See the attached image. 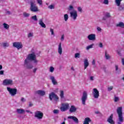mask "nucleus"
Masks as SVG:
<instances>
[{
  "mask_svg": "<svg viewBox=\"0 0 124 124\" xmlns=\"http://www.w3.org/2000/svg\"><path fill=\"white\" fill-rule=\"evenodd\" d=\"M70 14L71 18L73 19V20L75 21V20L77 19V17H78V14L77 13V11L73 10V11L71 12L70 13Z\"/></svg>",
  "mask_w": 124,
  "mask_h": 124,
  "instance_id": "9d476101",
  "label": "nucleus"
},
{
  "mask_svg": "<svg viewBox=\"0 0 124 124\" xmlns=\"http://www.w3.org/2000/svg\"><path fill=\"white\" fill-rule=\"evenodd\" d=\"M36 70H37V68H35L34 69H33V73H35V72H36Z\"/></svg>",
  "mask_w": 124,
  "mask_h": 124,
  "instance_id": "4d7b16f0",
  "label": "nucleus"
},
{
  "mask_svg": "<svg viewBox=\"0 0 124 124\" xmlns=\"http://www.w3.org/2000/svg\"><path fill=\"white\" fill-rule=\"evenodd\" d=\"M64 21H66L67 20H68V15L67 14H65L64 15Z\"/></svg>",
  "mask_w": 124,
  "mask_h": 124,
  "instance_id": "2f4dec72",
  "label": "nucleus"
},
{
  "mask_svg": "<svg viewBox=\"0 0 124 124\" xmlns=\"http://www.w3.org/2000/svg\"><path fill=\"white\" fill-rule=\"evenodd\" d=\"M3 85L4 86H12L13 85V80L12 79H5L3 81Z\"/></svg>",
  "mask_w": 124,
  "mask_h": 124,
  "instance_id": "9b49d317",
  "label": "nucleus"
},
{
  "mask_svg": "<svg viewBox=\"0 0 124 124\" xmlns=\"http://www.w3.org/2000/svg\"><path fill=\"white\" fill-rule=\"evenodd\" d=\"M49 98L51 101L53 100V98L54 100V101H58L59 100V96L55 93L54 92H51L49 95Z\"/></svg>",
  "mask_w": 124,
  "mask_h": 124,
  "instance_id": "0eeeda50",
  "label": "nucleus"
},
{
  "mask_svg": "<svg viewBox=\"0 0 124 124\" xmlns=\"http://www.w3.org/2000/svg\"><path fill=\"white\" fill-rule=\"evenodd\" d=\"M123 0H115V3L116 6H118L119 11H122L124 9V4L121 5V2Z\"/></svg>",
  "mask_w": 124,
  "mask_h": 124,
  "instance_id": "39448f33",
  "label": "nucleus"
},
{
  "mask_svg": "<svg viewBox=\"0 0 124 124\" xmlns=\"http://www.w3.org/2000/svg\"><path fill=\"white\" fill-rule=\"evenodd\" d=\"M34 117L37 118L38 120H41L43 118V112L40 111H36L34 112Z\"/></svg>",
  "mask_w": 124,
  "mask_h": 124,
  "instance_id": "1a4fd4ad",
  "label": "nucleus"
},
{
  "mask_svg": "<svg viewBox=\"0 0 124 124\" xmlns=\"http://www.w3.org/2000/svg\"><path fill=\"white\" fill-rule=\"evenodd\" d=\"M30 4L31 11H32V12H37V11H38V8H37V6H36V4H35V1H34V0L31 1Z\"/></svg>",
  "mask_w": 124,
  "mask_h": 124,
  "instance_id": "7ed1b4c3",
  "label": "nucleus"
},
{
  "mask_svg": "<svg viewBox=\"0 0 124 124\" xmlns=\"http://www.w3.org/2000/svg\"><path fill=\"white\" fill-rule=\"evenodd\" d=\"M110 17H111L110 13H106L104 16L102 18L101 21L102 23H104V21H107V19H108V18H110Z\"/></svg>",
  "mask_w": 124,
  "mask_h": 124,
  "instance_id": "4468645a",
  "label": "nucleus"
},
{
  "mask_svg": "<svg viewBox=\"0 0 124 124\" xmlns=\"http://www.w3.org/2000/svg\"><path fill=\"white\" fill-rule=\"evenodd\" d=\"M31 19H32L33 21H34V22H37L38 21L37 16L36 15L31 16Z\"/></svg>",
  "mask_w": 124,
  "mask_h": 124,
  "instance_id": "c85d7f7f",
  "label": "nucleus"
},
{
  "mask_svg": "<svg viewBox=\"0 0 124 124\" xmlns=\"http://www.w3.org/2000/svg\"><path fill=\"white\" fill-rule=\"evenodd\" d=\"M33 106V104H32V103L31 102H29V107H31Z\"/></svg>",
  "mask_w": 124,
  "mask_h": 124,
  "instance_id": "3c124183",
  "label": "nucleus"
},
{
  "mask_svg": "<svg viewBox=\"0 0 124 124\" xmlns=\"http://www.w3.org/2000/svg\"><path fill=\"white\" fill-rule=\"evenodd\" d=\"M68 106L69 105L68 104H65L63 106V107L65 108L66 110H67V108H68Z\"/></svg>",
  "mask_w": 124,
  "mask_h": 124,
  "instance_id": "a18cd8bd",
  "label": "nucleus"
},
{
  "mask_svg": "<svg viewBox=\"0 0 124 124\" xmlns=\"http://www.w3.org/2000/svg\"><path fill=\"white\" fill-rule=\"evenodd\" d=\"M77 110V108L74 106H71L69 109L70 113H75Z\"/></svg>",
  "mask_w": 124,
  "mask_h": 124,
  "instance_id": "aec40b11",
  "label": "nucleus"
},
{
  "mask_svg": "<svg viewBox=\"0 0 124 124\" xmlns=\"http://www.w3.org/2000/svg\"><path fill=\"white\" fill-rule=\"evenodd\" d=\"M30 15H31L29 13H23V16H24V17H25V18L29 17L30 16Z\"/></svg>",
  "mask_w": 124,
  "mask_h": 124,
  "instance_id": "72a5a7b5",
  "label": "nucleus"
},
{
  "mask_svg": "<svg viewBox=\"0 0 124 124\" xmlns=\"http://www.w3.org/2000/svg\"><path fill=\"white\" fill-rule=\"evenodd\" d=\"M48 8H49V9H54L55 6H54V5H50L48 6Z\"/></svg>",
  "mask_w": 124,
  "mask_h": 124,
  "instance_id": "58836bf2",
  "label": "nucleus"
},
{
  "mask_svg": "<svg viewBox=\"0 0 124 124\" xmlns=\"http://www.w3.org/2000/svg\"><path fill=\"white\" fill-rule=\"evenodd\" d=\"M93 44L87 46L86 47V50H89L90 49H92V48H93Z\"/></svg>",
  "mask_w": 124,
  "mask_h": 124,
  "instance_id": "473e14b6",
  "label": "nucleus"
},
{
  "mask_svg": "<svg viewBox=\"0 0 124 124\" xmlns=\"http://www.w3.org/2000/svg\"><path fill=\"white\" fill-rule=\"evenodd\" d=\"M16 112H17V114L22 115V114H24V113H25V109H24L17 108L16 109Z\"/></svg>",
  "mask_w": 124,
  "mask_h": 124,
  "instance_id": "393cba45",
  "label": "nucleus"
},
{
  "mask_svg": "<svg viewBox=\"0 0 124 124\" xmlns=\"http://www.w3.org/2000/svg\"><path fill=\"white\" fill-rule=\"evenodd\" d=\"M69 11H71V10H74V8L73 7V6L72 5H70L68 8Z\"/></svg>",
  "mask_w": 124,
  "mask_h": 124,
  "instance_id": "f704fd0d",
  "label": "nucleus"
},
{
  "mask_svg": "<svg viewBox=\"0 0 124 124\" xmlns=\"http://www.w3.org/2000/svg\"><path fill=\"white\" fill-rule=\"evenodd\" d=\"M87 38L89 39V40L94 41V40H95V35L94 34H89Z\"/></svg>",
  "mask_w": 124,
  "mask_h": 124,
  "instance_id": "a211bd4d",
  "label": "nucleus"
},
{
  "mask_svg": "<svg viewBox=\"0 0 124 124\" xmlns=\"http://www.w3.org/2000/svg\"><path fill=\"white\" fill-rule=\"evenodd\" d=\"M60 96L61 99H63V98H64V92H63V91H60Z\"/></svg>",
  "mask_w": 124,
  "mask_h": 124,
  "instance_id": "bb28decb",
  "label": "nucleus"
},
{
  "mask_svg": "<svg viewBox=\"0 0 124 124\" xmlns=\"http://www.w3.org/2000/svg\"><path fill=\"white\" fill-rule=\"evenodd\" d=\"M71 69H72V70L74 71V68H73V67H71Z\"/></svg>",
  "mask_w": 124,
  "mask_h": 124,
  "instance_id": "774afa93",
  "label": "nucleus"
},
{
  "mask_svg": "<svg viewBox=\"0 0 124 124\" xmlns=\"http://www.w3.org/2000/svg\"><path fill=\"white\" fill-rule=\"evenodd\" d=\"M1 69H2V65H0V70H1Z\"/></svg>",
  "mask_w": 124,
  "mask_h": 124,
  "instance_id": "69168bd1",
  "label": "nucleus"
},
{
  "mask_svg": "<svg viewBox=\"0 0 124 124\" xmlns=\"http://www.w3.org/2000/svg\"><path fill=\"white\" fill-rule=\"evenodd\" d=\"M116 27L119 28H122V29L124 28V23L123 22H120L116 25Z\"/></svg>",
  "mask_w": 124,
  "mask_h": 124,
  "instance_id": "a878e982",
  "label": "nucleus"
},
{
  "mask_svg": "<svg viewBox=\"0 0 124 124\" xmlns=\"http://www.w3.org/2000/svg\"><path fill=\"white\" fill-rule=\"evenodd\" d=\"M50 32H51L52 35H54L55 34L54 33V29L51 28L50 29Z\"/></svg>",
  "mask_w": 124,
  "mask_h": 124,
  "instance_id": "de8ad7c7",
  "label": "nucleus"
},
{
  "mask_svg": "<svg viewBox=\"0 0 124 124\" xmlns=\"http://www.w3.org/2000/svg\"><path fill=\"white\" fill-rule=\"evenodd\" d=\"M59 109H54L53 110V113L54 114H59Z\"/></svg>",
  "mask_w": 124,
  "mask_h": 124,
  "instance_id": "37998d69",
  "label": "nucleus"
},
{
  "mask_svg": "<svg viewBox=\"0 0 124 124\" xmlns=\"http://www.w3.org/2000/svg\"><path fill=\"white\" fill-rule=\"evenodd\" d=\"M113 117H114V114H111L107 120L108 123L110 124H115V122L113 120Z\"/></svg>",
  "mask_w": 124,
  "mask_h": 124,
  "instance_id": "2eb2a0df",
  "label": "nucleus"
},
{
  "mask_svg": "<svg viewBox=\"0 0 124 124\" xmlns=\"http://www.w3.org/2000/svg\"><path fill=\"white\" fill-rule=\"evenodd\" d=\"M99 47H100V48H103V44H102V43H99Z\"/></svg>",
  "mask_w": 124,
  "mask_h": 124,
  "instance_id": "8fccbe9b",
  "label": "nucleus"
},
{
  "mask_svg": "<svg viewBox=\"0 0 124 124\" xmlns=\"http://www.w3.org/2000/svg\"><path fill=\"white\" fill-rule=\"evenodd\" d=\"M90 80L91 81H93V76L90 77Z\"/></svg>",
  "mask_w": 124,
  "mask_h": 124,
  "instance_id": "680f3d73",
  "label": "nucleus"
},
{
  "mask_svg": "<svg viewBox=\"0 0 124 124\" xmlns=\"http://www.w3.org/2000/svg\"><path fill=\"white\" fill-rule=\"evenodd\" d=\"M25 61H28V62L34 61V62L35 63H37V60H36V56L35 55L34 53L29 54L25 59Z\"/></svg>",
  "mask_w": 124,
  "mask_h": 124,
  "instance_id": "f03ea898",
  "label": "nucleus"
},
{
  "mask_svg": "<svg viewBox=\"0 0 124 124\" xmlns=\"http://www.w3.org/2000/svg\"><path fill=\"white\" fill-rule=\"evenodd\" d=\"M117 113L118 115V122L117 124H122V123H124V115H123V108L119 107L117 108L116 110Z\"/></svg>",
  "mask_w": 124,
  "mask_h": 124,
  "instance_id": "f257e3e1",
  "label": "nucleus"
},
{
  "mask_svg": "<svg viewBox=\"0 0 124 124\" xmlns=\"http://www.w3.org/2000/svg\"><path fill=\"white\" fill-rule=\"evenodd\" d=\"M3 26L4 29H6V30H8V29H9V25L6 23H3Z\"/></svg>",
  "mask_w": 124,
  "mask_h": 124,
  "instance_id": "c756f323",
  "label": "nucleus"
},
{
  "mask_svg": "<svg viewBox=\"0 0 124 124\" xmlns=\"http://www.w3.org/2000/svg\"><path fill=\"white\" fill-rule=\"evenodd\" d=\"M61 110L62 112H64V111H66V109L64 107H62L61 108Z\"/></svg>",
  "mask_w": 124,
  "mask_h": 124,
  "instance_id": "a19ab883",
  "label": "nucleus"
},
{
  "mask_svg": "<svg viewBox=\"0 0 124 124\" xmlns=\"http://www.w3.org/2000/svg\"><path fill=\"white\" fill-rule=\"evenodd\" d=\"M33 36V34L32 33H29L28 35V37L30 38V37H32Z\"/></svg>",
  "mask_w": 124,
  "mask_h": 124,
  "instance_id": "79ce46f5",
  "label": "nucleus"
},
{
  "mask_svg": "<svg viewBox=\"0 0 124 124\" xmlns=\"http://www.w3.org/2000/svg\"><path fill=\"white\" fill-rule=\"evenodd\" d=\"M39 24L41 26V27H42V28H44V29L46 28V25L44 24V22H43V20H42V19L39 20Z\"/></svg>",
  "mask_w": 124,
  "mask_h": 124,
  "instance_id": "b1692460",
  "label": "nucleus"
},
{
  "mask_svg": "<svg viewBox=\"0 0 124 124\" xmlns=\"http://www.w3.org/2000/svg\"><path fill=\"white\" fill-rule=\"evenodd\" d=\"M54 70H55V68H54V67L53 66H51L50 68H49V71L50 72H54Z\"/></svg>",
  "mask_w": 124,
  "mask_h": 124,
  "instance_id": "c9c22d12",
  "label": "nucleus"
},
{
  "mask_svg": "<svg viewBox=\"0 0 124 124\" xmlns=\"http://www.w3.org/2000/svg\"><path fill=\"white\" fill-rule=\"evenodd\" d=\"M61 39V41H63V40H64V35H62Z\"/></svg>",
  "mask_w": 124,
  "mask_h": 124,
  "instance_id": "603ef678",
  "label": "nucleus"
},
{
  "mask_svg": "<svg viewBox=\"0 0 124 124\" xmlns=\"http://www.w3.org/2000/svg\"><path fill=\"white\" fill-rule=\"evenodd\" d=\"M101 69H103L104 71H106V67L105 65H103L102 67H101Z\"/></svg>",
  "mask_w": 124,
  "mask_h": 124,
  "instance_id": "09e8293b",
  "label": "nucleus"
},
{
  "mask_svg": "<svg viewBox=\"0 0 124 124\" xmlns=\"http://www.w3.org/2000/svg\"><path fill=\"white\" fill-rule=\"evenodd\" d=\"M84 69H86L88 66H89L90 63H89V60L88 59H85L84 61Z\"/></svg>",
  "mask_w": 124,
  "mask_h": 124,
  "instance_id": "412c9836",
  "label": "nucleus"
},
{
  "mask_svg": "<svg viewBox=\"0 0 124 124\" xmlns=\"http://www.w3.org/2000/svg\"><path fill=\"white\" fill-rule=\"evenodd\" d=\"M58 53L60 55L62 54V43H60L58 46Z\"/></svg>",
  "mask_w": 124,
  "mask_h": 124,
  "instance_id": "4be33fe9",
  "label": "nucleus"
},
{
  "mask_svg": "<svg viewBox=\"0 0 124 124\" xmlns=\"http://www.w3.org/2000/svg\"><path fill=\"white\" fill-rule=\"evenodd\" d=\"M4 73V71L1 70L0 71V75H3Z\"/></svg>",
  "mask_w": 124,
  "mask_h": 124,
  "instance_id": "5fc2aeb1",
  "label": "nucleus"
},
{
  "mask_svg": "<svg viewBox=\"0 0 124 124\" xmlns=\"http://www.w3.org/2000/svg\"><path fill=\"white\" fill-rule=\"evenodd\" d=\"M113 90V86H110L108 88V92H110Z\"/></svg>",
  "mask_w": 124,
  "mask_h": 124,
  "instance_id": "49530a36",
  "label": "nucleus"
},
{
  "mask_svg": "<svg viewBox=\"0 0 124 124\" xmlns=\"http://www.w3.org/2000/svg\"><path fill=\"white\" fill-rule=\"evenodd\" d=\"M91 122H92L91 118L87 117L85 118V120L83 121V124H90V123H91Z\"/></svg>",
  "mask_w": 124,
  "mask_h": 124,
  "instance_id": "5701e85b",
  "label": "nucleus"
},
{
  "mask_svg": "<svg viewBox=\"0 0 124 124\" xmlns=\"http://www.w3.org/2000/svg\"><path fill=\"white\" fill-rule=\"evenodd\" d=\"M105 58L106 60H109L110 58V55L107 53V51H106L105 52Z\"/></svg>",
  "mask_w": 124,
  "mask_h": 124,
  "instance_id": "cd10ccee",
  "label": "nucleus"
},
{
  "mask_svg": "<svg viewBox=\"0 0 124 124\" xmlns=\"http://www.w3.org/2000/svg\"><path fill=\"white\" fill-rule=\"evenodd\" d=\"M119 69V67H118V65L115 66V70L117 71Z\"/></svg>",
  "mask_w": 124,
  "mask_h": 124,
  "instance_id": "e2e57ef3",
  "label": "nucleus"
},
{
  "mask_svg": "<svg viewBox=\"0 0 124 124\" xmlns=\"http://www.w3.org/2000/svg\"><path fill=\"white\" fill-rule=\"evenodd\" d=\"M21 101L22 102H25V101H26L25 98L24 97L21 98Z\"/></svg>",
  "mask_w": 124,
  "mask_h": 124,
  "instance_id": "6e6d98bb",
  "label": "nucleus"
},
{
  "mask_svg": "<svg viewBox=\"0 0 124 124\" xmlns=\"http://www.w3.org/2000/svg\"><path fill=\"white\" fill-rule=\"evenodd\" d=\"M24 66L27 69H32L33 68V66L31 62V61H28L27 60L24 61Z\"/></svg>",
  "mask_w": 124,
  "mask_h": 124,
  "instance_id": "6e6552de",
  "label": "nucleus"
},
{
  "mask_svg": "<svg viewBox=\"0 0 124 124\" xmlns=\"http://www.w3.org/2000/svg\"><path fill=\"white\" fill-rule=\"evenodd\" d=\"M61 124H65V122L63 121Z\"/></svg>",
  "mask_w": 124,
  "mask_h": 124,
  "instance_id": "338daca9",
  "label": "nucleus"
},
{
  "mask_svg": "<svg viewBox=\"0 0 124 124\" xmlns=\"http://www.w3.org/2000/svg\"><path fill=\"white\" fill-rule=\"evenodd\" d=\"M6 13H7V14H8L9 15H10V14H11V13L9 11H7Z\"/></svg>",
  "mask_w": 124,
  "mask_h": 124,
  "instance_id": "0e129e2a",
  "label": "nucleus"
},
{
  "mask_svg": "<svg viewBox=\"0 0 124 124\" xmlns=\"http://www.w3.org/2000/svg\"><path fill=\"white\" fill-rule=\"evenodd\" d=\"M78 10L79 12H81L82 11V8H81V7H78Z\"/></svg>",
  "mask_w": 124,
  "mask_h": 124,
  "instance_id": "864d4df0",
  "label": "nucleus"
},
{
  "mask_svg": "<svg viewBox=\"0 0 124 124\" xmlns=\"http://www.w3.org/2000/svg\"><path fill=\"white\" fill-rule=\"evenodd\" d=\"M92 64L93 65H94V64H95V61H94V60H93V61H92Z\"/></svg>",
  "mask_w": 124,
  "mask_h": 124,
  "instance_id": "052dcab7",
  "label": "nucleus"
},
{
  "mask_svg": "<svg viewBox=\"0 0 124 124\" xmlns=\"http://www.w3.org/2000/svg\"><path fill=\"white\" fill-rule=\"evenodd\" d=\"M7 90L9 92L10 94H11L12 96H15V95L17 94V89L16 88L7 87Z\"/></svg>",
  "mask_w": 124,
  "mask_h": 124,
  "instance_id": "423d86ee",
  "label": "nucleus"
},
{
  "mask_svg": "<svg viewBox=\"0 0 124 124\" xmlns=\"http://www.w3.org/2000/svg\"><path fill=\"white\" fill-rule=\"evenodd\" d=\"M35 94H38L41 96H43L45 95L46 93H45V91H44L38 90V91H35Z\"/></svg>",
  "mask_w": 124,
  "mask_h": 124,
  "instance_id": "dca6fc26",
  "label": "nucleus"
},
{
  "mask_svg": "<svg viewBox=\"0 0 124 124\" xmlns=\"http://www.w3.org/2000/svg\"><path fill=\"white\" fill-rule=\"evenodd\" d=\"M68 119H71L73 120L76 124H79V120H78V118L75 116H69L68 117Z\"/></svg>",
  "mask_w": 124,
  "mask_h": 124,
  "instance_id": "f3484780",
  "label": "nucleus"
},
{
  "mask_svg": "<svg viewBox=\"0 0 124 124\" xmlns=\"http://www.w3.org/2000/svg\"><path fill=\"white\" fill-rule=\"evenodd\" d=\"M13 46L15 47V48H16L18 50L23 48V45L21 42H14L13 43Z\"/></svg>",
  "mask_w": 124,
  "mask_h": 124,
  "instance_id": "f8f14e48",
  "label": "nucleus"
},
{
  "mask_svg": "<svg viewBox=\"0 0 124 124\" xmlns=\"http://www.w3.org/2000/svg\"><path fill=\"white\" fill-rule=\"evenodd\" d=\"M37 1L40 5H42V0H37Z\"/></svg>",
  "mask_w": 124,
  "mask_h": 124,
  "instance_id": "c03bdc74",
  "label": "nucleus"
},
{
  "mask_svg": "<svg viewBox=\"0 0 124 124\" xmlns=\"http://www.w3.org/2000/svg\"><path fill=\"white\" fill-rule=\"evenodd\" d=\"M119 100H120V98L116 96H114V102H117V101H119Z\"/></svg>",
  "mask_w": 124,
  "mask_h": 124,
  "instance_id": "e433bc0d",
  "label": "nucleus"
},
{
  "mask_svg": "<svg viewBox=\"0 0 124 124\" xmlns=\"http://www.w3.org/2000/svg\"><path fill=\"white\" fill-rule=\"evenodd\" d=\"M88 99V93L86 91H84L82 93V95L81 96V102L83 105H86V101Z\"/></svg>",
  "mask_w": 124,
  "mask_h": 124,
  "instance_id": "20e7f679",
  "label": "nucleus"
},
{
  "mask_svg": "<svg viewBox=\"0 0 124 124\" xmlns=\"http://www.w3.org/2000/svg\"><path fill=\"white\" fill-rule=\"evenodd\" d=\"M2 46H3V47H8V46H9V44L7 43H3Z\"/></svg>",
  "mask_w": 124,
  "mask_h": 124,
  "instance_id": "ea45409f",
  "label": "nucleus"
},
{
  "mask_svg": "<svg viewBox=\"0 0 124 124\" xmlns=\"http://www.w3.org/2000/svg\"><path fill=\"white\" fill-rule=\"evenodd\" d=\"M75 58H80V53H76L75 54Z\"/></svg>",
  "mask_w": 124,
  "mask_h": 124,
  "instance_id": "4c0bfd02",
  "label": "nucleus"
},
{
  "mask_svg": "<svg viewBox=\"0 0 124 124\" xmlns=\"http://www.w3.org/2000/svg\"><path fill=\"white\" fill-rule=\"evenodd\" d=\"M93 93L94 98H98L99 96V92L96 88L93 89Z\"/></svg>",
  "mask_w": 124,
  "mask_h": 124,
  "instance_id": "ddd939ff",
  "label": "nucleus"
},
{
  "mask_svg": "<svg viewBox=\"0 0 124 124\" xmlns=\"http://www.w3.org/2000/svg\"><path fill=\"white\" fill-rule=\"evenodd\" d=\"M50 79L52 81V83L53 85H58V82H57L56 78H55V77L51 76L50 77Z\"/></svg>",
  "mask_w": 124,
  "mask_h": 124,
  "instance_id": "6ab92c4d",
  "label": "nucleus"
},
{
  "mask_svg": "<svg viewBox=\"0 0 124 124\" xmlns=\"http://www.w3.org/2000/svg\"><path fill=\"white\" fill-rule=\"evenodd\" d=\"M101 2H102V3H104V4H109V1L108 0H103V1Z\"/></svg>",
  "mask_w": 124,
  "mask_h": 124,
  "instance_id": "7c9ffc66",
  "label": "nucleus"
},
{
  "mask_svg": "<svg viewBox=\"0 0 124 124\" xmlns=\"http://www.w3.org/2000/svg\"><path fill=\"white\" fill-rule=\"evenodd\" d=\"M97 30L98 31H102L101 28H100V27H97Z\"/></svg>",
  "mask_w": 124,
  "mask_h": 124,
  "instance_id": "13d9d810",
  "label": "nucleus"
},
{
  "mask_svg": "<svg viewBox=\"0 0 124 124\" xmlns=\"http://www.w3.org/2000/svg\"><path fill=\"white\" fill-rule=\"evenodd\" d=\"M26 112H27V113H30V114H32V112H31L30 111V110H26Z\"/></svg>",
  "mask_w": 124,
  "mask_h": 124,
  "instance_id": "bf43d9fd",
  "label": "nucleus"
}]
</instances>
